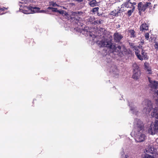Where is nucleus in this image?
<instances>
[{"label": "nucleus", "instance_id": "f257e3e1", "mask_svg": "<svg viewBox=\"0 0 158 158\" xmlns=\"http://www.w3.org/2000/svg\"><path fill=\"white\" fill-rule=\"evenodd\" d=\"M142 105L143 107V113L147 114L152 111V117L157 119L151 123L148 131L151 135H155L158 132V106H156L150 100L148 99L144 100L142 103Z\"/></svg>", "mask_w": 158, "mask_h": 158}, {"label": "nucleus", "instance_id": "f03ea898", "mask_svg": "<svg viewBox=\"0 0 158 158\" xmlns=\"http://www.w3.org/2000/svg\"><path fill=\"white\" fill-rule=\"evenodd\" d=\"M97 43L101 47H106L110 48L114 55L120 56L121 47L118 46L117 47H116L115 44L112 43L111 40L106 39H104L101 41H97Z\"/></svg>", "mask_w": 158, "mask_h": 158}, {"label": "nucleus", "instance_id": "7ed1b4c3", "mask_svg": "<svg viewBox=\"0 0 158 158\" xmlns=\"http://www.w3.org/2000/svg\"><path fill=\"white\" fill-rule=\"evenodd\" d=\"M40 8L36 6H23V8L20 9V11L26 14H33L36 13H45L46 11L44 10H40Z\"/></svg>", "mask_w": 158, "mask_h": 158}, {"label": "nucleus", "instance_id": "20e7f679", "mask_svg": "<svg viewBox=\"0 0 158 158\" xmlns=\"http://www.w3.org/2000/svg\"><path fill=\"white\" fill-rule=\"evenodd\" d=\"M131 135L132 136H134L135 140L137 142H142L145 139L146 135L144 129L133 132V134Z\"/></svg>", "mask_w": 158, "mask_h": 158}, {"label": "nucleus", "instance_id": "39448f33", "mask_svg": "<svg viewBox=\"0 0 158 158\" xmlns=\"http://www.w3.org/2000/svg\"><path fill=\"white\" fill-rule=\"evenodd\" d=\"M144 129L143 124L142 122L138 119H135L133 123V129L131 135L133 134V132Z\"/></svg>", "mask_w": 158, "mask_h": 158}, {"label": "nucleus", "instance_id": "423d86ee", "mask_svg": "<svg viewBox=\"0 0 158 158\" xmlns=\"http://www.w3.org/2000/svg\"><path fill=\"white\" fill-rule=\"evenodd\" d=\"M134 49L135 50V54L139 59L140 60H143V59H147L148 58L147 55V54L144 51L142 50L141 52V55L139 53L138 50L139 48V47L137 46H134L133 47Z\"/></svg>", "mask_w": 158, "mask_h": 158}, {"label": "nucleus", "instance_id": "0eeeda50", "mask_svg": "<svg viewBox=\"0 0 158 158\" xmlns=\"http://www.w3.org/2000/svg\"><path fill=\"white\" fill-rule=\"evenodd\" d=\"M151 2H147L146 3L140 2L139 3L138 6V9L139 11V13L145 11L148 8L151 7Z\"/></svg>", "mask_w": 158, "mask_h": 158}, {"label": "nucleus", "instance_id": "6e6552de", "mask_svg": "<svg viewBox=\"0 0 158 158\" xmlns=\"http://www.w3.org/2000/svg\"><path fill=\"white\" fill-rule=\"evenodd\" d=\"M148 80L149 84L148 86L149 89L151 91L155 90L158 87V81L152 80L150 77H148Z\"/></svg>", "mask_w": 158, "mask_h": 158}, {"label": "nucleus", "instance_id": "1a4fd4ad", "mask_svg": "<svg viewBox=\"0 0 158 158\" xmlns=\"http://www.w3.org/2000/svg\"><path fill=\"white\" fill-rule=\"evenodd\" d=\"M135 103L132 102L129 103V105L130 108V112L134 114L137 115L138 111L137 110L136 107L135 106Z\"/></svg>", "mask_w": 158, "mask_h": 158}, {"label": "nucleus", "instance_id": "9d476101", "mask_svg": "<svg viewBox=\"0 0 158 158\" xmlns=\"http://www.w3.org/2000/svg\"><path fill=\"white\" fill-rule=\"evenodd\" d=\"M136 3L135 2H132L131 0H129L127 2H126L121 6V8H124L125 6V7L130 8H132L133 7H135L134 5H135Z\"/></svg>", "mask_w": 158, "mask_h": 158}, {"label": "nucleus", "instance_id": "9b49d317", "mask_svg": "<svg viewBox=\"0 0 158 158\" xmlns=\"http://www.w3.org/2000/svg\"><path fill=\"white\" fill-rule=\"evenodd\" d=\"M110 72L112 75H113L114 77H115V76L118 75V71L117 68V67L115 65H113L110 68Z\"/></svg>", "mask_w": 158, "mask_h": 158}, {"label": "nucleus", "instance_id": "f8f14e48", "mask_svg": "<svg viewBox=\"0 0 158 158\" xmlns=\"http://www.w3.org/2000/svg\"><path fill=\"white\" fill-rule=\"evenodd\" d=\"M157 148H154L152 147V144H151L150 145L148 148L146 150V152H148L150 153L151 154H153L157 151Z\"/></svg>", "mask_w": 158, "mask_h": 158}, {"label": "nucleus", "instance_id": "ddd939ff", "mask_svg": "<svg viewBox=\"0 0 158 158\" xmlns=\"http://www.w3.org/2000/svg\"><path fill=\"white\" fill-rule=\"evenodd\" d=\"M141 72L139 70H137L133 71L132 77L135 80H137L140 77Z\"/></svg>", "mask_w": 158, "mask_h": 158}, {"label": "nucleus", "instance_id": "4468645a", "mask_svg": "<svg viewBox=\"0 0 158 158\" xmlns=\"http://www.w3.org/2000/svg\"><path fill=\"white\" fill-rule=\"evenodd\" d=\"M82 14V12H71V15L72 17H74L75 18L77 19L80 18L79 16Z\"/></svg>", "mask_w": 158, "mask_h": 158}, {"label": "nucleus", "instance_id": "2eb2a0df", "mask_svg": "<svg viewBox=\"0 0 158 158\" xmlns=\"http://www.w3.org/2000/svg\"><path fill=\"white\" fill-rule=\"evenodd\" d=\"M122 35L118 33H115L114 34V39L115 42H119L122 38Z\"/></svg>", "mask_w": 158, "mask_h": 158}, {"label": "nucleus", "instance_id": "dca6fc26", "mask_svg": "<svg viewBox=\"0 0 158 158\" xmlns=\"http://www.w3.org/2000/svg\"><path fill=\"white\" fill-rule=\"evenodd\" d=\"M84 31L85 34H86L87 36L89 35L90 37H92L93 40H94V39L96 37L95 35H94L93 33L88 31L87 27H86V28L84 29Z\"/></svg>", "mask_w": 158, "mask_h": 158}, {"label": "nucleus", "instance_id": "f3484780", "mask_svg": "<svg viewBox=\"0 0 158 158\" xmlns=\"http://www.w3.org/2000/svg\"><path fill=\"white\" fill-rule=\"evenodd\" d=\"M140 30L141 31H144L148 30V26L145 23H143L140 27Z\"/></svg>", "mask_w": 158, "mask_h": 158}, {"label": "nucleus", "instance_id": "a211bd4d", "mask_svg": "<svg viewBox=\"0 0 158 158\" xmlns=\"http://www.w3.org/2000/svg\"><path fill=\"white\" fill-rule=\"evenodd\" d=\"M89 5L92 7L96 6L98 5V3L95 0H92L89 2Z\"/></svg>", "mask_w": 158, "mask_h": 158}, {"label": "nucleus", "instance_id": "6ab92c4d", "mask_svg": "<svg viewBox=\"0 0 158 158\" xmlns=\"http://www.w3.org/2000/svg\"><path fill=\"white\" fill-rule=\"evenodd\" d=\"M7 9V8L4 7L0 8V15L5 13L6 12H4V11L6 10Z\"/></svg>", "mask_w": 158, "mask_h": 158}, {"label": "nucleus", "instance_id": "aec40b11", "mask_svg": "<svg viewBox=\"0 0 158 158\" xmlns=\"http://www.w3.org/2000/svg\"><path fill=\"white\" fill-rule=\"evenodd\" d=\"M152 91L153 92V94L155 95V98H157V99L156 98L155 99L156 101L158 102V90H157L156 89L155 90H154Z\"/></svg>", "mask_w": 158, "mask_h": 158}, {"label": "nucleus", "instance_id": "412c9836", "mask_svg": "<svg viewBox=\"0 0 158 158\" xmlns=\"http://www.w3.org/2000/svg\"><path fill=\"white\" fill-rule=\"evenodd\" d=\"M122 8H121V7H118L116 12V17L118 16L119 14L122 12V10L121 9Z\"/></svg>", "mask_w": 158, "mask_h": 158}, {"label": "nucleus", "instance_id": "4be33fe9", "mask_svg": "<svg viewBox=\"0 0 158 158\" xmlns=\"http://www.w3.org/2000/svg\"><path fill=\"white\" fill-rule=\"evenodd\" d=\"M135 10V7H133L132 8H131V10H129L127 12V14L128 16H130L132 13L133 12V11Z\"/></svg>", "mask_w": 158, "mask_h": 158}, {"label": "nucleus", "instance_id": "5701e85b", "mask_svg": "<svg viewBox=\"0 0 158 158\" xmlns=\"http://www.w3.org/2000/svg\"><path fill=\"white\" fill-rule=\"evenodd\" d=\"M133 71L135 70L137 71V70H139V67L137 64L136 63H134L133 65Z\"/></svg>", "mask_w": 158, "mask_h": 158}, {"label": "nucleus", "instance_id": "b1692460", "mask_svg": "<svg viewBox=\"0 0 158 158\" xmlns=\"http://www.w3.org/2000/svg\"><path fill=\"white\" fill-rule=\"evenodd\" d=\"M116 10H115L112 11L110 14V15H111L112 17L113 16H116Z\"/></svg>", "mask_w": 158, "mask_h": 158}, {"label": "nucleus", "instance_id": "393cba45", "mask_svg": "<svg viewBox=\"0 0 158 158\" xmlns=\"http://www.w3.org/2000/svg\"><path fill=\"white\" fill-rule=\"evenodd\" d=\"M145 68L147 70V71L148 72V73H151V69L150 68L148 67L147 65H145Z\"/></svg>", "mask_w": 158, "mask_h": 158}, {"label": "nucleus", "instance_id": "a878e982", "mask_svg": "<svg viewBox=\"0 0 158 158\" xmlns=\"http://www.w3.org/2000/svg\"><path fill=\"white\" fill-rule=\"evenodd\" d=\"M130 33L131 35V37H134L135 36V32L133 30H131L130 31Z\"/></svg>", "mask_w": 158, "mask_h": 158}, {"label": "nucleus", "instance_id": "bb28decb", "mask_svg": "<svg viewBox=\"0 0 158 158\" xmlns=\"http://www.w3.org/2000/svg\"><path fill=\"white\" fill-rule=\"evenodd\" d=\"M143 158H155L152 156L149 155L147 154H145Z\"/></svg>", "mask_w": 158, "mask_h": 158}, {"label": "nucleus", "instance_id": "cd10ccee", "mask_svg": "<svg viewBox=\"0 0 158 158\" xmlns=\"http://www.w3.org/2000/svg\"><path fill=\"white\" fill-rule=\"evenodd\" d=\"M122 155V158H128L129 156L127 155H126L124 156V152H123L121 153Z\"/></svg>", "mask_w": 158, "mask_h": 158}, {"label": "nucleus", "instance_id": "c85d7f7f", "mask_svg": "<svg viewBox=\"0 0 158 158\" xmlns=\"http://www.w3.org/2000/svg\"><path fill=\"white\" fill-rule=\"evenodd\" d=\"M94 18L93 17H89L88 19V20L89 22H90L91 23H93L94 20Z\"/></svg>", "mask_w": 158, "mask_h": 158}, {"label": "nucleus", "instance_id": "c756f323", "mask_svg": "<svg viewBox=\"0 0 158 158\" xmlns=\"http://www.w3.org/2000/svg\"><path fill=\"white\" fill-rule=\"evenodd\" d=\"M52 11L53 12H58L60 13H61V11H60L59 10H58L57 8H52Z\"/></svg>", "mask_w": 158, "mask_h": 158}, {"label": "nucleus", "instance_id": "7c9ffc66", "mask_svg": "<svg viewBox=\"0 0 158 158\" xmlns=\"http://www.w3.org/2000/svg\"><path fill=\"white\" fill-rule=\"evenodd\" d=\"M108 2L109 4H110L111 5H112L115 3L116 2L115 0H109Z\"/></svg>", "mask_w": 158, "mask_h": 158}, {"label": "nucleus", "instance_id": "2f4dec72", "mask_svg": "<svg viewBox=\"0 0 158 158\" xmlns=\"http://www.w3.org/2000/svg\"><path fill=\"white\" fill-rule=\"evenodd\" d=\"M149 34L148 33H145V37L146 39L148 40L149 38Z\"/></svg>", "mask_w": 158, "mask_h": 158}, {"label": "nucleus", "instance_id": "473e14b6", "mask_svg": "<svg viewBox=\"0 0 158 158\" xmlns=\"http://www.w3.org/2000/svg\"><path fill=\"white\" fill-rule=\"evenodd\" d=\"M98 7H95L92 9V11L94 12H96L98 10Z\"/></svg>", "mask_w": 158, "mask_h": 158}, {"label": "nucleus", "instance_id": "72a5a7b5", "mask_svg": "<svg viewBox=\"0 0 158 158\" xmlns=\"http://www.w3.org/2000/svg\"><path fill=\"white\" fill-rule=\"evenodd\" d=\"M102 22V21L101 20H99V21L97 20L96 21H94V23H95L94 24H95L96 23L97 24H100Z\"/></svg>", "mask_w": 158, "mask_h": 158}, {"label": "nucleus", "instance_id": "f704fd0d", "mask_svg": "<svg viewBox=\"0 0 158 158\" xmlns=\"http://www.w3.org/2000/svg\"><path fill=\"white\" fill-rule=\"evenodd\" d=\"M154 47L156 49H158V43L157 42H156L155 44L154 45Z\"/></svg>", "mask_w": 158, "mask_h": 158}, {"label": "nucleus", "instance_id": "c9c22d12", "mask_svg": "<svg viewBox=\"0 0 158 158\" xmlns=\"http://www.w3.org/2000/svg\"><path fill=\"white\" fill-rule=\"evenodd\" d=\"M51 5L53 6H59L56 3L52 2Z\"/></svg>", "mask_w": 158, "mask_h": 158}, {"label": "nucleus", "instance_id": "e433bc0d", "mask_svg": "<svg viewBox=\"0 0 158 158\" xmlns=\"http://www.w3.org/2000/svg\"><path fill=\"white\" fill-rule=\"evenodd\" d=\"M52 8L53 7H48V9H49V10H52Z\"/></svg>", "mask_w": 158, "mask_h": 158}, {"label": "nucleus", "instance_id": "4c0bfd02", "mask_svg": "<svg viewBox=\"0 0 158 158\" xmlns=\"http://www.w3.org/2000/svg\"><path fill=\"white\" fill-rule=\"evenodd\" d=\"M21 1H24V2L25 3H26L27 2V1L26 0H21Z\"/></svg>", "mask_w": 158, "mask_h": 158}, {"label": "nucleus", "instance_id": "58836bf2", "mask_svg": "<svg viewBox=\"0 0 158 158\" xmlns=\"http://www.w3.org/2000/svg\"><path fill=\"white\" fill-rule=\"evenodd\" d=\"M62 7H63V8H64V9H67V8H66L65 7H64L63 6Z\"/></svg>", "mask_w": 158, "mask_h": 158}, {"label": "nucleus", "instance_id": "ea45409f", "mask_svg": "<svg viewBox=\"0 0 158 158\" xmlns=\"http://www.w3.org/2000/svg\"><path fill=\"white\" fill-rule=\"evenodd\" d=\"M62 7H63V8H64V9H67V8H66L65 7H64L63 6Z\"/></svg>", "mask_w": 158, "mask_h": 158}, {"label": "nucleus", "instance_id": "a19ab883", "mask_svg": "<svg viewBox=\"0 0 158 158\" xmlns=\"http://www.w3.org/2000/svg\"><path fill=\"white\" fill-rule=\"evenodd\" d=\"M157 77H158V74H157Z\"/></svg>", "mask_w": 158, "mask_h": 158}, {"label": "nucleus", "instance_id": "79ce46f5", "mask_svg": "<svg viewBox=\"0 0 158 158\" xmlns=\"http://www.w3.org/2000/svg\"><path fill=\"white\" fill-rule=\"evenodd\" d=\"M156 143H155V144H156Z\"/></svg>", "mask_w": 158, "mask_h": 158}]
</instances>
